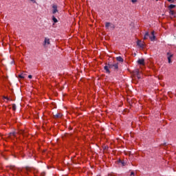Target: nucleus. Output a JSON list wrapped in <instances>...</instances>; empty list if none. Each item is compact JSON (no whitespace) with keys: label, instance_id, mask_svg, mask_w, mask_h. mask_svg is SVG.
<instances>
[{"label":"nucleus","instance_id":"nucleus-1","mask_svg":"<svg viewBox=\"0 0 176 176\" xmlns=\"http://www.w3.org/2000/svg\"><path fill=\"white\" fill-rule=\"evenodd\" d=\"M109 67L110 68V69H119V65L118 63H109Z\"/></svg>","mask_w":176,"mask_h":176},{"label":"nucleus","instance_id":"nucleus-2","mask_svg":"<svg viewBox=\"0 0 176 176\" xmlns=\"http://www.w3.org/2000/svg\"><path fill=\"white\" fill-rule=\"evenodd\" d=\"M56 13H58V9L57 4L52 5V14H56Z\"/></svg>","mask_w":176,"mask_h":176},{"label":"nucleus","instance_id":"nucleus-3","mask_svg":"<svg viewBox=\"0 0 176 176\" xmlns=\"http://www.w3.org/2000/svg\"><path fill=\"white\" fill-rule=\"evenodd\" d=\"M149 39L153 42L155 39H156V36H155V31L151 32V36H149Z\"/></svg>","mask_w":176,"mask_h":176},{"label":"nucleus","instance_id":"nucleus-4","mask_svg":"<svg viewBox=\"0 0 176 176\" xmlns=\"http://www.w3.org/2000/svg\"><path fill=\"white\" fill-rule=\"evenodd\" d=\"M138 64H139V65H145V59L144 58L139 59L138 60Z\"/></svg>","mask_w":176,"mask_h":176},{"label":"nucleus","instance_id":"nucleus-5","mask_svg":"<svg viewBox=\"0 0 176 176\" xmlns=\"http://www.w3.org/2000/svg\"><path fill=\"white\" fill-rule=\"evenodd\" d=\"M104 71H106V74H111V71H109L110 68H109V65H105L104 67Z\"/></svg>","mask_w":176,"mask_h":176},{"label":"nucleus","instance_id":"nucleus-6","mask_svg":"<svg viewBox=\"0 0 176 176\" xmlns=\"http://www.w3.org/2000/svg\"><path fill=\"white\" fill-rule=\"evenodd\" d=\"M118 164H120V166H121V167H124V166H126V163L124 162V161H123L122 160H118Z\"/></svg>","mask_w":176,"mask_h":176},{"label":"nucleus","instance_id":"nucleus-7","mask_svg":"<svg viewBox=\"0 0 176 176\" xmlns=\"http://www.w3.org/2000/svg\"><path fill=\"white\" fill-rule=\"evenodd\" d=\"M167 56H168V61L170 64L171 63V57H173V54H170V52H168Z\"/></svg>","mask_w":176,"mask_h":176},{"label":"nucleus","instance_id":"nucleus-8","mask_svg":"<svg viewBox=\"0 0 176 176\" xmlns=\"http://www.w3.org/2000/svg\"><path fill=\"white\" fill-rule=\"evenodd\" d=\"M44 45H50V39L45 38L44 41Z\"/></svg>","mask_w":176,"mask_h":176},{"label":"nucleus","instance_id":"nucleus-9","mask_svg":"<svg viewBox=\"0 0 176 176\" xmlns=\"http://www.w3.org/2000/svg\"><path fill=\"white\" fill-rule=\"evenodd\" d=\"M54 118L56 119L58 118H62L63 117V114H61V113H58L55 115H54Z\"/></svg>","mask_w":176,"mask_h":176},{"label":"nucleus","instance_id":"nucleus-10","mask_svg":"<svg viewBox=\"0 0 176 176\" xmlns=\"http://www.w3.org/2000/svg\"><path fill=\"white\" fill-rule=\"evenodd\" d=\"M137 45L138 46H139L140 47H144V43H142L141 42V41L138 40L137 42Z\"/></svg>","mask_w":176,"mask_h":176},{"label":"nucleus","instance_id":"nucleus-11","mask_svg":"<svg viewBox=\"0 0 176 176\" xmlns=\"http://www.w3.org/2000/svg\"><path fill=\"white\" fill-rule=\"evenodd\" d=\"M12 135L13 137H16V132H11L8 134V138H10V137H12Z\"/></svg>","mask_w":176,"mask_h":176},{"label":"nucleus","instance_id":"nucleus-12","mask_svg":"<svg viewBox=\"0 0 176 176\" xmlns=\"http://www.w3.org/2000/svg\"><path fill=\"white\" fill-rule=\"evenodd\" d=\"M149 32H146L144 34V39H148V38H149Z\"/></svg>","mask_w":176,"mask_h":176},{"label":"nucleus","instance_id":"nucleus-13","mask_svg":"<svg viewBox=\"0 0 176 176\" xmlns=\"http://www.w3.org/2000/svg\"><path fill=\"white\" fill-rule=\"evenodd\" d=\"M117 61H119L120 63H123L124 60L122 58L121 56H118L116 58Z\"/></svg>","mask_w":176,"mask_h":176},{"label":"nucleus","instance_id":"nucleus-14","mask_svg":"<svg viewBox=\"0 0 176 176\" xmlns=\"http://www.w3.org/2000/svg\"><path fill=\"white\" fill-rule=\"evenodd\" d=\"M52 21H54V23H58V20L56 19V16H52Z\"/></svg>","mask_w":176,"mask_h":176},{"label":"nucleus","instance_id":"nucleus-15","mask_svg":"<svg viewBox=\"0 0 176 176\" xmlns=\"http://www.w3.org/2000/svg\"><path fill=\"white\" fill-rule=\"evenodd\" d=\"M169 13L170 16H174V17H175V12H174V10H170Z\"/></svg>","mask_w":176,"mask_h":176},{"label":"nucleus","instance_id":"nucleus-16","mask_svg":"<svg viewBox=\"0 0 176 176\" xmlns=\"http://www.w3.org/2000/svg\"><path fill=\"white\" fill-rule=\"evenodd\" d=\"M109 27H111V23L107 22V23H105V28H109Z\"/></svg>","mask_w":176,"mask_h":176},{"label":"nucleus","instance_id":"nucleus-17","mask_svg":"<svg viewBox=\"0 0 176 176\" xmlns=\"http://www.w3.org/2000/svg\"><path fill=\"white\" fill-rule=\"evenodd\" d=\"M174 8H175V5H174V4H170L168 6V9H174Z\"/></svg>","mask_w":176,"mask_h":176},{"label":"nucleus","instance_id":"nucleus-18","mask_svg":"<svg viewBox=\"0 0 176 176\" xmlns=\"http://www.w3.org/2000/svg\"><path fill=\"white\" fill-rule=\"evenodd\" d=\"M19 78H20L21 79H24V74H19Z\"/></svg>","mask_w":176,"mask_h":176},{"label":"nucleus","instance_id":"nucleus-19","mask_svg":"<svg viewBox=\"0 0 176 176\" xmlns=\"http://www.w3.org/2000/svg\"><path fill=\"white\" fill-rule=\"evenodd\" d=\"M137 77L138 79H141V76H140V72L137 71Z\"/></svg>","mask_w":176,"mask_h":176},{"label":"nucleus","instance_id":"nucleus-20","mask_svg":"<svg viewBox=\"0 0 176 176\" xmlns=\"http://www.w3.org/2000/svg\"><path fill=\"white\" fill-rule=\"evenodd\" d=\"M110 28H112V30H114L115 29V25L111 23Z\"/></svg>","mask_w":176,"mask_h":176},{"label":"nucleus","instance_id":"nucleus-21","mask_svg":"<svg viewBox=\"0 0 176 176\" xmlns=\"http://www.w3.org/2000/svg\"><path fill=\"white\" fill-rule=\"evenodd\" d=\"M12 109H13V111H16V104H12Z\"/></svg>","mask_w":176,"mask_h":176},{"label":"nucleus","instance_id":"nucleus-22","mask_svg":"<svg viewBox=\"0 0 176 176\" xmlns=\"http://www.w3.org/2000/svg\"><path fill=\"white\" fill-rule=\"evenodd\" d=\"M132 3H135L137 2V0H131Z\"/></svg>","mask_w":176,"mask_h":176},{"label":"nucleus","instance_id":"nucleus-23","mask_svg":"<svg viewBox=\"0 0 176 176\" xmlns=\"http://www.w3.org/2000/svg\"><path fill=\"white\" fill-rule=\"evenodd\" d=\"M131 175H133V176L135 175V173L131 172Z\"/></svg>","mask_w":176,"mask_h":176},{"label":"nucleus","instance_id":"nucleus-24","mask_svg":"<svg viewBox=\"0 0 176 176\" xmlns=\"http://www.w3.org/2000/svg\"><path fill=\"white\" fill-rule=\"evenodd\" d=\"M28 78H29V79H32V75H29Z\"/></svg>","mask_w":176,"mask_h":176},{"label":"nucleus","instance_id":"nucleus-25","mask_svg":"<svg viewBox=\"0 0 176 176\" xmlns=\"http://www.w3.org/2000/svg\"><path fill=\"white\" fill-rule=\"evenodd\" d=\"M168 1V2H172V3H174V1H173V0H167Z\"/></svg>","mask_w":176,"mask_h":176},{"label":"nucleus","instance_id":"nucleus-26","mask_svg":"<svg viewBox=\"0 0 176 176\" xmlns=\"http://www.w3.org/2000/svg\"><path fill=\"white\" fill-rule=\"evenodd\" d=\"M3 98H5L6 100H9V98L3 96Z\"/></svg>","mask_w":176,"mask_h":176},{"label":"nucleus","instance_id":"nucleus-27","mask_svg":"<svg viewBox=\"0 0 176 176\" xmlns=\"http://www.w3.org/2000/svg\"><path fill=\"white\" fill-rule=\"evenodd\" d=\"M41 175H42V176H45V173H41Z\"/></svg>","mask_w":176,"mask_h":176},{"label":"nucleus","instance_id":"nucleus-28","mask_svg":"<svg viewBox=\"0 0 176 176\" xmlns=\"http://www.w3.org/2000/svg\"><path fill=\"white\" fill-rule=\"evenodd\" d=\"M32 2H34V0H30Z\"/></svg>","mask_w":176,"mask_h":176},{"label":"nucleus","instance_id":"nucleus-29","mask_svg":"<svg viewBox=\"0 0 176 176\" xmlns=\"http://www.w3.org/2000/svg\"><path fill=\"white\" fill-rule=\"evenodd\" d=\"M164 145H166V143H164Z\"/></svg>","mask_w":176,"mask_h":176}]
</instances>
